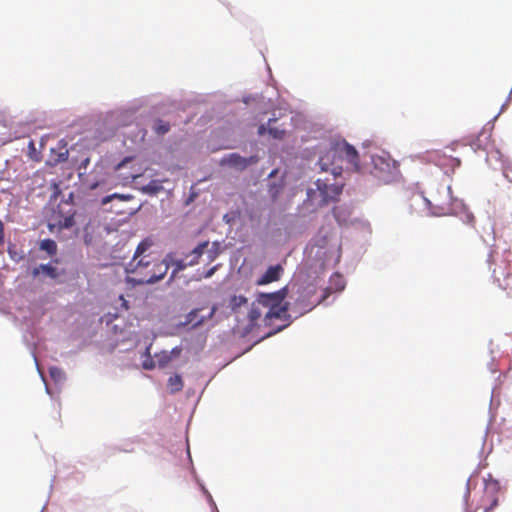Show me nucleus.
<instances>
[{
    "label": "nucleus",
    "instance_id": "obj_23",
    "mask_svg": "<svg viewBox=\"0 0 512 512\" xmlns=\"http://www.w3.org/2000/svg\"><path fill=\"white\" fill-rule=\"evenodd\" d=\"M74 221L72 217H65L63 222H59L58 225L60 228H69L73 225Z\"/></svg>",
    "mask_w": 512,
    "mask_h": 512
},
{
    "label": "nucleus",
    "instance_id": "obj_39",
    "mask_svg": "<svg viewBox=\"0 0 512 512\" xmlns=\"http://www.w3.org/2000/svg\"><path fill=\"white\" fill-rule=\"evenodd\" d=\"M8 252H9V254H10L11 258H12V259H15L16 253H13V252H12V250H11L10 248H9Z\"/></svg>",
    "mask_w": 512,
    "mask_h": 512
},
{
    "label": "nucleus",
    "instance_id": "obj_35",
    "mask_svg": "<svg viewBox=\"0 0 512 512\" xmlns=\"http://www.w3.org/2000/svg\"><path fill=\"white\" fill-rule=\"evenodd\" d=\"M459 145L458 142H453L452 144H450V149L455 151L456 150V147Z\"/></svg>",
    "mask_w": 512,
    "mask_h": 512
},
{
    "label": "nucleus",
    "instance_id": "obj_15",
    "mask_svg": "<svg viewBox=\"0 0 512 512\" xmlns=\"http://www.w3.org/2000/svg\"><path fill=\"white\" fill-rule=\"evenodd\" d=\"M205 252L207 255L208 263L214 262L220 255V244L218 242H213L211 245L209 244V246L205 249Z\"/></svg>",
    "mask_w": 512,
    "mask_h": 512
},
{
    "label": "nucleus",
    "instance_id": "obj_22",
    "mask_svg": "<svg viewBox=\"0 0 512 512\" xmlns=\"http://www.w3.org/2000/svg\"><path fill=\"white\" fill-rule=\"evenodd\" d=\"M114 198H118V199H122V200H126L128 199L129 197L127 196H124V195H121V194H118V193H114L112 195H109V196H106L105 198H103L102 200V204H107L108 202H110L112 199Z\"/></svg>",
    "mask_w": 512,
    "mask_h": 512
},
{
    "label": "nucleus",
    "instance_id": "obj_24",
    "mask_svg": "<svg viewBox=\"0 0 512 512\" xmlns=\"http://www.w3.org/2000/svg\"><path fill=\"white\" fill-rule=\"evenodd\" d=\"M373 163H374V166L375 168H378L380 165H383L385 164L388 168H389V163H387L384 158L378 156L376 158H373Z\"/></svg>",
    "mask_w": 512,
    "mask_h": 512
},
{
    "label": "nucleus",
    "instance_id": "obj_8",
    "mask_svg": "<svg viewBox=\"0 0 512 512\" xmlns=\"http://www.w3.org/2000/svg\"><path fill=\"white\" fill-rule=\"evenodd\" d=\"M284 272L282 265L277 264L270 266L265 273L256 280L258 286L267 285L272 282L278 281Z\"/></svg>",
    "mask_w": 512,
    "mask_h": 512
},
{
    "label": "nucleus",
    "instance_id": "obj_40",
    "mask_svg": "<svg viewBox=\"0 0 512 512\" xmlns=\"http://www.w3.org/2000/svg\"><path fill=\"white\" fill-rule=\"evenodd\" d=\"M97 186H98V184H97V183H95V184H92V185L90 186V188H91V189H95Z\"/></svg>",
    "mask_w": 512,
    "mask_h": 512
},
{
    "label": "nucleus",
    "instance_id": "obj_10",
    "mask_svg": "<svg viewBox=\"0 0 512 512\" xmlns=\"http://www.w3.org/2000/svg\"><path fill=\"white\" fill-rule=\"evenodd\" d=\"M209 246V241L199 243L192 251L185 255L187 264L194 266L199 263L201 256L204 254L205 249Z\"/></svg>",
    "mask_w": 512,
    "mask_h": 512
},
{
    "label": "nucleus",
    "instance_id": "obj_14",
    "mask_svg": "<svg viewBox=\"0 0 512 512\" xmlns=\"http://www.w3.org/2000/svg\"><path fill=\"white\" fill-rule=\"evenodd\" d=\"M42 251H45L49 256H54L57 253V244L54 240L48 238L40 242L39 245Z\"/></svg>",
    "mask_w": 512,
    "mask_h": 512
},
{
    "label": "nucleus",
    "instance_id": "obj_11",
    "mask_svg": "<svg viewBox=\"0 0 512 512\" xmlns=\"http://www.w3.org/2000/svg\"><path fill=\"white\" fill-rule=\"evenodd\" d=\"M40 274H43L51 279L58 277L57 269L50 264H41L38 267L33 268L31 275L33 278H37Z\"/></svg>",
    "mask_w": 512,
    "mask_h": 512
},
{
    "label": "nucleus",
    "instance_id": "obj_34",
    "mask_svg": "<svg viewBox=\"0 0 512 512\" xmlns=\"http://www.w3.org/2000/svg\"><path fill=\"white\" fill-rule=\"evenodd\" d=\"M89 162H90V159H89V158H86L84 161H82V163H81V167L86 168V167H87V165L89 164Z\"/></svg>",
    "mask_w": 512,
    "mask_h": 512
},
{
    "label": "nucleus",
    "instance_id": "obj_1",
    "mask_svg": "<svg viewBox=\"0 0 512 512\" xmlns=\"http://www.w3.org/2000/svg\"><path fill=\"white\" fill-rule=\"evenodd\" d=\"M125 271L128 284L133 286L153 284L162 280L167 274V265L151 255H145L137 262L130 261Z\"/></svg>",
    "mask_w": 512,
    "mask_h": 512
},
{
    "label": "nucleus",
    "instance_id": "obj_20",
    "mask_svg": "<svg viewBox=\"0 0 512 512\" xmlns=\"http://www.w3.org/2000/svg\"><path fill=\"white\" fill-rule=\"evenodd\" d=\"M262 316V312L260 311V309L258 307H255L253 306L249 313H248V318H249V321L252 325H254L256 323V321Z\"/></svg>",
    "mask_w": 512,
    "mask_h": 512
},
{
    "label": "nucleus",
    "instance_id": "obj_30",
    "mask_svg": "<svg viewBox=\"0 0 512 512\" xmlns=\"http://www.w3.org/2000/svg\"><path fill=\"white\" fill-rule=\"evenodd\" d=\"M258 135L259 136H263L266 132H268V128H266V126L264 124H261L259 127H258Z\"/></svg>",
    "mask_w": 512,
    "mask_h": 512
},
{
    "label": "nucleus",
    "instance_id": "obj_4",
    "mask_svg": "<svg viewBox=\"0 0 512 512\" xmlns=\"http://www.w3.org/2000/svg\"><path fill=\"white\" fill-rule=\"evenodd\" d=\"M299 296L296 298L295 303L293 304V309L299 315H303L309 311H311L316 305H318L325 297L317 302L311 301V297L315 294V287L312 285H308L304 287L301 291H298Z\"/></svg>",
    "mask_w": 512,
    "mask_h": 512
},
{
    "label": "nucleus",
    "instance_id": "obj_36",
    "mask_svg": "<svg viewBox=\"0 0 512 512\" xmlns=\"http://www.w3.org/2000/svg\"><path fill=\"white\" fill-rule=\"evenodd\" d=\"M215 311H216V308H215V307H213V308L211 309V311L209 312V314H208L207 318H212V317H213V315H214V313H215Z\"/></svg>",
    "mask_w": 512,
    "mask_h": 512
},
{
    "label": "nucleus",
    "instance_id": "obj_13",
    "mask_svg": "<svg viewBox=\"0 0 512 512\" xmlns=\"http://www.w3.org/2000/svg\"><path fill=\"white\" fill-rule=\"evenodd\" d=\"M167 387L171 393H177L183 389V380L180 375L174 374L169 377Z\"/></svg>",
    "mask_w": 512,
    "mask_h": 512
},
{
    "label": "nucleus",
    "instance_id": "obj_44",
    "mask_svg": "<svg viewBox=\"0 0 512 512\" xmlns=\"http://www.w3.org/2000/svg\"><path fill=\"white\" fill-rule=\"evenodd\" d=\"M509 181H510V182H512V179H511V178H509Z\"/></svg>",
    "mask_w": 512,
    "mask_h": 512
},
{
    "label": "nucleus",
    "instance_id": "obj_16",
    "mask_svg": "<svg viewBox=\"0 0 512 512\" xmlns=\"http://www.w3.org/2000/svg\"><path fill=\"white\" fill-rule=\"evenodd\" d=\"M199 312H200V309H195V310L191 311L187 315L186 324H190L192 327H198V326L202 325L204 323L206 317L202 316V317L198 318Z\"/></svg>",
    "mask_w": 512,
    "mask_h": 512
},
{
    "label": "nucleus",
    "instance_id": "obj_17",
    "mask_svg": "<svg viewBox=\"0 0 512 512\" xmlns=\"http://www.w3.org/2000/svg\"><path fill=\"white\" fill-rule=\"evenodd\" d=\"M276 122L275 118H271L268 121V133L274 139H283L285 136L284 129H278L272 126V123Z\"/></svg>",
    "mask_w": 512,
    "mask_h": 512
},
{
    "label": "nucleus",
    "instance_id": "obj_29",
    "mask_svg": "<svg viewBox=\"0 0 512 512\" xmlns=\"http://www.w3.org/2000/svg\"><path fill=\"white\" fill-rule=\"evenodd\" d=\"M4 244V225L3 222L0 220V245Z\"/></svg>",
    "mask_w": 512,
    "mask_h": 512
},
{
    "label": "nucleus",
    "instance_id": "obj_26",
    "mask_svg": "<svg viewBox=\"0 0 512 512\" xmlns=\"http://www.w3.org/2000/svg\"><path fill=\"white\" fill-rule=\"evenodd\" d=\"M333 280H337L340 282V285L338 286V290H342L344 288V283H343V279L342 277L339 275V274H335L332 278H331V281Z\"/></svg>",
    "mask_w": 512,
    "mask_h": 512
},
{
    "label": "nucleus",
    "instance_id": "obj_25",
    "mask_svg": "<svg viewBox=\"0 0 512 512\" xmlns=\"http://www.w3.org/2000/svg\"><path fill=\"white\" fill-rule=\"evenodd\" d=\"M460 164H461V160L459 157L450 156V167L451 168L459 167Z\"/></svg>",
    "mask_w": 512,
    "mask_h": 512
},
{
    "label": "nucleus",
    "instance_id": "obj_18",
    "mask_svg": "<svg viewBox=\"0 0 512 512\" xmlns=\"http://www.w3.org/2000/svg\"><path fill=\"white\" fill-rule=\"evenodd\" d=\"M171 360V354L166 351L156 354V361L160 368H164L165 366H167L171 362Z\"/></svg>",
    "mask_w": 512,
    "mask_h": 512
},
{
    "label": "nucleus",
    "instance_id": "obj_2",
    "mask_svg": "<svg viewBox=\"0 0 512 512\" xmlns=\"http://www.w3.org/2000/svg\"><path fill=\"white\" fill-rule=\"evenodd\" d=\"M346 161L355 170L359 169V155L354 146L345 140L334 142L326 152L320 156L319 165L323 171H331L334 176L342 172L341 162Z\"/></svg>",
    "mask_w": 512,
    "mask_h": 512
},
{
    "label": "nucleus",
    "instance_id": "obj_37",
    "mask_svg": "<svg viewBox=\"0 0 512 512\" xmlns=\"http://www.w3.org/2000/svg\"><path fill=\"white\" fill-rule=\"evenodd\" d=\"M56 371H58V369H57V368H52V369L50 370V373H51V376H52V377H54L55 375H57V372H56Z\"/></svg>",
    "mask_w": 512,
    "mask_h": 512
},
{
    "label": "nucleus",
    "instance_id": "obj_6",
    "mask_svg": "<svg viewBox=\"0 0 512 512\" xmlns=\"http://www.w3.org/2000/svg\"><path fill=\"white\" fill-rule=\"evenodd\" d=\"M450 216L458 217L463 223L474 225L475 217L467 205L460 199L450 198Z\"/></svg>",
    "mask_w": 512,
    "mask_h": 512
},
{
    "label": "nucleus",
    "instance_id": "obj_28",
    "mask_svg": "<svg viewBox=\"0 0 512 512\" xmlns=\"http://www.w3.org/2000/svg\"><path fill=\"white\" fill-rule=\"evenodd\" d=\"M143 367L147 370L153 369L155 367V362L153 360H148L143 363Z\"/></svg>",
    "mask_w": 512,
    "mask_h": 512
},
{
    "label": "nucleus",
    "instance_id": "obj_41",
    "mask_svg": "<svg viewBox=\"0 0 512 512\" xmlns=\"http://www.w3.org/2000/svg\"><path fill=\"white\" fill-rule=\"evenodd\" d=\"M240 300L246 302V298L244 297H241Z\"/></svg>",
    "mask_w": 512,
    "mask_h": 512
},
{
    "label": "nucleus",
    "instance_id": "obj_12",
    "mask_svg": "<svg viewBox=\"0 0 512 512\" xmlns=\"http://www.w3.org/2000/svg\"><path fill=\"white\" fill-rule=\"evenodd\" d=\"M152 245H153V241L151 239L146 238V239L142 240L138 244L131 261L137 262L140 258L145 256L146 251H148Z\"/></svg>",
    "mask_w": 512,
    "mask_h": 512
},
{
    "label": "nucleus",
    "instance_id": "obj_38",
    "mask_svg": "<svg viewBox=\"0 0 512 512\" xmlns=\"http://www.w3.org/2000/svg\"><path fill=\"white\" fill-rule=\"evenodd\" d=\"M56 371H58V369H57V368H52V369L50 370V373H51V376H52V377H54L55 375H57V372H56Z\"/></svg>",
    "mask_w": 512,
    "mask_h": 512
},
{
    "label": "nucleus",
    "instance_id": "obj_21",
    "mask_svg": "<svg viewBox=\"0 0 512 512\" xmlns=\"http://www.w3.org/2000/svg\"><path fill=\"white\" fill-rule=\"evenodd\" d=\"M145 189L151 193H157L162 189V186L158 181L153 180L145 187Z\"/></svg>",
    "mask_w": 512,
    "mask_h": 512
},
{
    "label": "nucleus",
    "instance_id": "obj_7",
    "mask_svg": "<svg viewBox=\"0 0 512 512\" xmlns=\"http://www.w3.org/2000/svg\"><path fill=\"white\" fill-rule=\"evenodd\" d=\"M259 161L258 156L253 155L250 157H242L237 153H231L221 160V165H227L229 167L236 168L238 170H244L248 166L254 165Z\"/></svg>",
    "mask_w": 512,
    "mask_h": 512
},
{
    "label": "nucleus",
    "instance_id": "obj_3",
    "mask_svg": "<svg viewBox=\"0 0 512 512\" xmlns=\"http://www.w3.org/2000/svg\"><path fill=\"white\" fill-rule=\"evenodd\" d=\"M263 299L271 300L273 303L272 307L266 312L264 317L265 325H270L273 319H285L287 315L288 305L279 306L280 302L284 299V293L282 291H278L273 294L262 295Z\"/></svg>",
    "mask_w": 512,
    "mask_h": 512
},
{
    "label": "nucleus",
    "instance_id": "obj_32",
    "mask_svg": "<svg viewBox=\"0 0 512 512\" xmlns=\"http://www.w3.org/2000/svg\"><path fill=\"white\" fill-rule=\"evenodd\" d=\"M180 352H181V349H180V348H174V349H172V351H171V352H169V353L171 354V356H172V358H173V357H177V356H179V355H180Z\"/></svg>",
    "mask_w": 512,
    "mask_h": 512
},
{
    "label": "nucleus",
    "instance_id": "obj_33",
    "mask_svg": "<svg viewBox=\"0 0 512 512\" xmlns=\"http://www.w3.org/2000/svg\"><path fill=\"white\" fill-rule=\"evenodd\" d=\"M284 327H286V325L279 326L277 329H275V330H273V331L269 332L266 336H267V337H268V336H271V335H273V334H275V333H277V332L281 331Z\"/></svg>",
    "mask_w": 512,
    "mask_h": 512
},
{
    "label": "nucleus",
    "instance_id": "obj_9",
    "mask_svg": "<svg viewBox=\"0 0 512 512\" xmlns=\"http://www.w3.org/2000/svg\"><path fill=\"white\" fill-rule=\"evenodd\" d=\"M187 261L188 260L186 259V257L183 259H178L174 253L167 254L165 258L161 260L162 263H165V265H167V270L169 269L170 266L175 267L172 272L171 279H173L176 276V273L190 266V264H187Z\"/></svg>",
    "mask_w": 512,
    "mask_h": 512
},
{
    "label": "nucleus",
    "instance_id": "obj_19",
    "mask_svg": "<svg viewBox=\"0 0 512 512\" xmlns=\"http://www.w3.org/2000/svg\"><path fill=\"white\" fill-rule=\"evenodd\" d=\"M154 131L158 135H164L170 130V125L168 122L158 119L153 127Z\"/></svg>",
    "mask_w": 512,
    "mask_h": 512
},
{
    "label": "nucleus",
    "instance_id": "obj_27",
    "mask_svg": "<svg viewBox=\"0 0 512 512\" xmlns=\"http://www.w3.org/2000/svg\"><path fill=\"white\" fill-rule=\"evenodd\" d=\"M218 269V265L211 267L208 271L205 272L204 278H210Z\"/></svg>",
    "mask_w": 512,
    "mask_h": 512
},
{
    "label": "nucleus",
    "instance_id": "obj_5",
    "mask_svg": "<svg viewBox=\"0 0 512 512\" xmlns=\"http://www.w3.org/2000/svg\"><path fill=\"white\" fill-rule=\"evenodd\" d=\"M315 184L322 198L321 204H327L335 200L342 192V185L336 183L330 184L327 179H318Z\"/></svg>",
    "mask_w": 512,
    "mask_h": 512
},
{
    "label": "nucleus",
    "instance_id": "obj_42",
    "mask_svg": "<svg viewBox=\"0 0 512 512\" xmlns=\"http://www.w3.org/2000/svg\"><path fill=\"white\" fill-rule=\"evenodd\" d=\"M463 148H466V150L469 152L470 149L466 147V145H463Z\"/></svg>",
    "mask_w": 512,
    "mask_h": 512
},
{
    "label": "nucleus",
    "instance_id": "obj_43",
    "mask_svg": "<svg viewBox=\"0 0 512 512\" xmlns=\"http://www.w3.org/2000/svg\"><path fill=\"white\" fill-rule=\"evenodd\" d=\"M493 484H494V486H497L498 482L497 481H493Z\"/></svg>",
    "mask_w": 512,
    "mask_h": 512
},
{
    "label": "nucleus",
    "instance_id": "obj_31",
    "mask_svg": "<svg viewBox=\"0 0 512 512\" xmlns=\"http://www.w3.org/2000/svg\"><path fill=\"white\" fill-rule=\"evenodd\" d=\"M498 505V499L494 497L491 501V504L488 508H486V511L494 509Z\"/></svg>",
    "mask_w": 512,
    "mask_h": 512
}]
</instances>
